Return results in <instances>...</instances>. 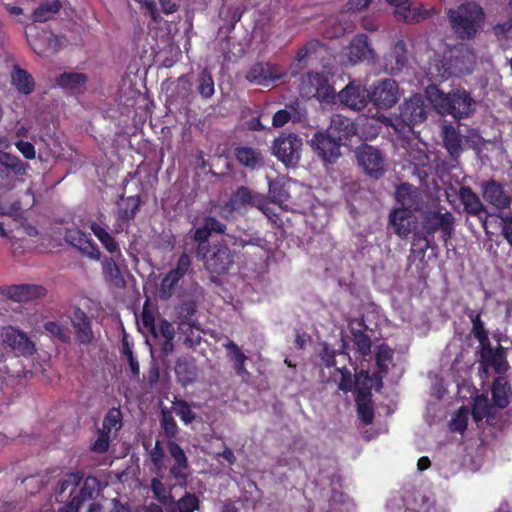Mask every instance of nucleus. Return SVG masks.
<instances>
[{
  "mask_svg": "<svg viewBox=\"0 0 512 512\" xmlns=\"http://www.w3.org/2000/svg\"><path fill=\"white\" fill-rule=\"evenodd\" d=\"M160 426L167 440H174L177 437L179 427L172 413L167 409H162L161 411Z\"/></svg>",
  "mask_w": 512,
  "mask_h": 512,
  "instance_id": "obj_49",
  "label": "nucleus"
},
{
  "mask_svg": "<svg viewBox=\"0 0 512 512\" xmlns=\"http://www.w3.org/2000/svg\"><path fill=\"white\" fill-rule=\"evenodd\" d=\"M82 480L83 474L80 471L67 474L58 484L56 499L59 500V497H61L69 487H71V490H75L81 484Z\"/></svg>",
  "mask_w": 512,
  "mask_h": 512,
  "instance_id": "obj_52",
  "label": "nucleus"
},
{
  "mask_svg": "<svg viewBox=\"0 0 512 512\" xmlns=\"http://www.w3.org/2000/svg\"><path fill=\"white\" fill-rule=\"evenodd\" d=\"M28 43L31 49L40 56H46L58 51L61 41L52 32L45 30L38 31L35 35L28 36Z\"/></svg>",
  "mask_w": 512,
  "mask_h": 512,
  "instance_id": "obj_22",
  "label": "nucleus"
},
{
  "mask_svg": "<svg viewBox=\"0 0 512 512\" xmlns=\"http://www.w3.org/2000/svg\"><path fill=\"white\" fill-rule=\"evenodd\" d=\"M3 343L10 347L16 354L22 356H31L36 352L35 344L29 339L23 331L9 326L4 329Z\"/></svg>",
  "mask_w": 512,
  "mask_h": 512,
  "instance_id": "obj_16",
  "label": "nucleus"
},
{
  "mask_svg": "<svg viewBox=\"0 0 512 512\" xmlns=\"http://www.w3.org/2000/svg\"><path fill=\"white\" fill-rule=\"evenodd\" d=\"M122 426V414L119 408H111L105 415L102 423V430L107 432L112 431L113 428L119 430Z\"/></svg>",
  "mask_w": 512,
  "mask_h": 512,
  "instance_id": "obj_54",
  "label": "nucleus"
},
{
  "mask_svg": "<svg viewBox=\"0 0 512 512\" xmlns=\"http://www.w3.org/2000/svg\"><path fill=\"white\" fill-rule=\"evenodd\" d=\"M327 131L344 145L356 133V128L349 118L336 115Z\"/></svg>",
  "mask_w": 512,
  "mask_h": 512,
  "instance_id": "obj_35",
  "label": "nucleus"
},
{
  "mask_svg": "<svg viewBox=\"0 0 512 512\" xmlns=\"http://www.w3.org/2000/svg\"><path fill=\"white\" fill-rule=\"evenodd\" d=\"M326 52V45L319 40L311 39L307 41L296 53L294 62L290 67L291 75L296 76L307 66L323 59Z\"/></svg>",
  "mask_w": 512,
  "mask_h": 512,
  "instance_id": "obj_9",
  "label": "nucleus"
},
{
  "mask_svg": "<svg viewBox=\"0 0 512 512\" xmlns=\"http://www.w3.org/2000/svg\"><path fill=\"white\" fill-rule=\"evenodd\" d=\"M190 267V257L186 253L181 254L176 267L171 269L161 280L159 289L161 299L167 300L174 295L180 280L188 273Z\"/></svg>",
  "mask_w": 512,
  "mask_h": 512,
  "instance_id": "obj_11",
  "label": "nucleus"
},
{
  "mask_svg": "<svg viewBox=\"0 0 512 512\" xmlns=\"http://www.w3.org/2000/svg\"><path fill=\"white\" fill-rule=\"evenodd\" d=\"M45 331L54 339L61 343L71 341V332L67 326L58 321H47L44 323Z\"/></svg>",
  "mask_w": 512,
  "mask_h": 512,
  "instance_id": "obj_48",
  "label": "nucleus"
},
{
  "mask_svg": "<svg viewBox=\"0 0 512 512\" xmlns=\"http://www.w3.org/2000/svg\"><path fill=\"white\" fill-rule=\"evenodd\" d=\"M493 410V405L490 404L487 397L482 394L475 398L471 413L474 421L480 422L484 418L488 419L493 416Z\"/></svg>",
  "mask_w": 512,
  "mask_h": 512,
  "instance_id": "obj_44",
  "label": "nucleus"
},
{
  "mask_svg": "<svg viewBox=\"0 0 512 512\" xmlns=\"http://www.w3.org/2000/svg\"><path fill=\"white\" fill-rule=\"evenodd\" d=\"M11 85L21 94L30 95L35 90V79L26 70L21 68L18 64L12 66L10 72Z\"/></svg>",
  "mask_w": 512,
  "mask_h": 512,
  "instance_id": "obj_31",
  "label": "nucleus"
},
{
  "mask_svg": "<svg viewBox=\"0 0 512 512\" xmlns=\"http://www.w3.org/2000/svg\"><path fill=\"white\" fill-rule=\"evenodd\" d=\"M87 81V75L78 72H64L56 78V83L59 87L71 92L81 90Z\"/></svg>",
  "mask_w": 512,
  "mask_h": 512,
  "instance_id": "obj_38",
  "label": "nucleus"
},
{
  "mask_svg": "<svg viewBox=\"0 0 512 512\" xmlns=\"http://www.w3.org/2000/svg\"><path fill=\"white\" fill-rule=\"evenodd\" d=\"M45 287L36 284L11 285L6 288V296L16 302H28L46 295Z\"/></svg>",
  "mask_w": 512,
  "mask_h": 512,
  "instance_id": "obj_25",
  "label": "nucleus"
},
{
  "mask_svg": "<svg viewBox=\"0 0 512 512\" xmlns=\"http://www.w3.org/2000/svg\"><path fill=\"white\" fill-rule=\"evenodd\" d=\"M370 381L368 374L365 377V385L360 387L358 378L356 379V397L355 403L357 406V413L359 419L365 424L370 425L374 420V408L371 400L370 387L367 386V382Z\"/></svg>",
  "mask_w": 512,
  "mask_h": 512,
  "instance_id": "obj_19",
  "label": "nucleus"
},
{
  "mask_svg": "<svg viewBox=\"0 0 512 512\" xmlns=\"http://www.w3.org/2000/svg\"><path fill=\"white\" fill-rule=\"evenodd\" d=\"M480 364L484 370L491 368L499 375L505 373L509 368L503 348L500 347L494 351L491 343L481 347Z\"/></svg>",
  "mask_w": 512,
  "mask_h": 512,
  "instance_id": "obj_21",
  "label": "nucleus"
},
{
  "mask_svg": "<svg viewBox=\"0 0 512 512\" xmlns=\"http://www.w3.org/2000/svg\"><path fill=\"white\" fill-rule=\"evenodd\" d=\"M197 82V91L200 94V96L205 99L211 98L215 92L214 80L207 68H204L201 71V73L198 76Z\"/></svg>",
  "mask_w": 512,
  "mask_h": 512,
  "instance_id": "obj_51",
  "label": "nucleus"
},
{
  "mask_svg": "<svg viewBox=\"0 0 512 512\" xmlns=\"http://www.w3.org/2000/svg\"><path fill=\"white\" fill-rule=\"evenodd\" d=\"M358 325L361 329L351 330L352 340L359 354L367 356L371 352V339L364 331L367 326L363 319L358 322Z\"/></svg>",
  "mask_w": 512,
  "mask_h": 512,
  "instance_id": "obj_41",
  "label": "nucleus"
},
{
  "mask_svg": "<svg viewBox=\"0 0 512 512\" xmlns=\"http://www.w3.org/2000/svg\"><path fill=\"white\" fill-rule=\"evenodd\" d=\"M179 330L185 335L183 344L188 348H196L201 344L200 329L187 321H180Z\"/></svg>",
  "mask_w": 512,
  "mask_h": 512,
  "instance_id": "obj_43",
  "label": "nucleus"
},
{
  "mask_svg": "<svg viewBox=\"0 0 512 512\" xmlns=\"http://www.w3.org/2000/svg\"><path fill=\"white\" fill-rule=\"evenodd\" d=\"M453 230L454 216L451 212L432 209L424 211L421 228L413 235L412 252L423 257L429 248H433L437 232L440 233V239L447 242L452 237Z\"/></svg>",
  "mask_w": 512,
  "mask_h": 512,
  "instance_id": "obj_1",
  "label": "nucleus"
},
{
  "mask_svg": "<svg viewBox=\"0 0 512 512\" xmlns=\"http://www.w3.org/2000/svg\"><path fill=\"white\" fill-rule=\"evenodd\" d=\"M110 446V432L99 430L98 437L92 446V450L97 453H105Z\"/></svg>",
  "mask_w": 512,
  "mask_h": 512,
  "instance_id": "obj_62",
  "label": "nucleus"
},
{
  "mask_svg": "<svg viewBox=\"0 0 512 512\" xmlns=\"http://www.w3.org/2000/svg\"><path fill=\"white\" fill-rule=\"evenodd\" d=\"M500 227L503 238L512 247V213L508 215H499Z\"/></svg>",
  "mask_w": 512,
  "mask_h": 512,
  "instance_id": "obj_64",
  "label": "nucleus"
},
{
  "mask_svg": "<svg viewBox=\"0 0 512 512\" xmlns=\"http://www.w3.org/2000/svg\"><path fill=\"white\" fill-rule=\"evenodd\" d=\"M103 217L104 215L100 214L97 221L91 222L89 228L110 255L122 257L120 245L115 237L108 231V226L102 221Z\"/></svg>",
  "mask_w": 512,
  "mask_h": 512,
  "instance_id": "obj_23",
  "label": "nucleus"
},
{
  "mask_svg": "<svg viewBox=\"0 0 512 512\" xmlns=\"http://www.w3.org/2000/svg\"><path fill=\"white\" fill-rule=\"evenodd\" d=\"M427 98L441 115H450L456 120L469 117L475 111V100L465 89L444 93L436 86L426 90Z\"/></svg>",
  "mask_w": 512,
  "mask_h": 512,
  "instance_id": "obj_2",
  "label": "nucleus"
},
{
  "mask_svg": "<svg viewBox=\"0 0 512 512\" xmlns=\"http://www.w3.org/2000/svg\"><path fill=\"white\" fill-rule=\"evenodd\" d=\"M255 192L246 186H240L233 194L232 201L237 207L251 205Z\"/></svg>",
  "mask_w": 512,
  "mask_h": 512,
  "instance_id": "obj_56",
  "label": "nucleus"
},
{
  "mask_svg": "<svg viewBox=\"0 0 512 512\" xmlns=\"http://www.w3.org/2000/svg\"><path fill=\"white\" fill-rule=\"evenodd\" d=\"M141 205L140 196L134 195L124 199V203L120 205L118 216L123 221H131L135 218Z\"/></svg>",
  "mask_w": 512,
  "mask_h": 512,
  "instance_id": "obj_46",
  "label": "nucleus"
},
{
  "mask_svg": "<svg viewBox=\"0 0 512 512\" xmlns=\"http://www.w3.org/2000/svg\"><path fill=\"white\" fill-rule=\"evenodd\" d=\"M165 453L159 440H156L154 448L150 451L151 462L156 472H160L163 468Z\"/></svg>",
  "mask_w": 512,
  "mask_h": 512,
  "instance_id": "obj_60",
  "label": "nucleus"
},
{
  "mask_svg": "<svg viewBox=\"0 0 512 512\" xmlns=\"http://www.w3.org/2000/svg\"><path fill=\"white\" fill-rule=\"evenodd\" d=\"M307 80L310 85V93L321 101L334 98L335 90L329 84L328 77L322 72H308Z\"/></svg>",
  "mask_w": 512,
  "mask_h": 512,
  "instance_id": "obj_26",
  "label": "nucleus"
},
{
  "mask_svg": "<svg viewBox=\"0 0 512 512\" xmlns=\"http://www.w3.org/2000/svg\"><path fill=\"white\" fill-rule=\"evenodd\" d=\"M151 490L154 497L163 505H167L172 500V496L167 493L164 484L159 478L151 480Z\"/></svg>",
  "mask_w": 512,
  "mask_h": 512,
  "instance_id": "obj_58",
  "label": "nucleus"
},
{
  "mask_svg": "<svg viewBox=\"0 0 512 512\" xmlns=\"http://www.w3.org/2000/svg\"><path fill=\"white\" fill-rule=\"evenodd\" d=\"M416 218L410 210L394 208L389 214V226L401 239H406L415 228Z\"/></svg>",
  "mask_w": 512,
  "mask_h": 512,
  "instance_id": "obj_20",
  "label": "nucleus"
},
{
  "mask_svg": "<svg viewBox=\"0 0 512 512\" xmlns=\"http://www.w3.org/2000/svg\"><path fill=\"white\" fill-rule=\"evenodd\" d=\"M344 28L340 24H335V20L330 18L324 23L322 34L328 39L337 38L342 35Z\"/></svg>",
  "mask_w": 512,
  "mask_h": 512,
  "instance_id": "obj_61",
  "label": "nucleus"
},
{
  "mask_svg": "<svg viewBox=\"0 0 512 512\" xmlns=\"http://www.w3.org/2000/svg\"><path fill=\"white\" fill-rule=\"evenodd\" d=\"M407 62L406 44L403 40H397L384 57V69L387 73L395 75L403 70Z\"/></svg>",
  "mask_w": 512,
  "mask_h": 512,
  "instance_id": "obj_24",
  "label": "nucleus"
},
{
  "mask_svg": "<svg viewBox=\"0 0 512 512\" xmlns=\"http://www.w3.org/2000/svg\"><path fill=\"white\" fill-rule=\"evenodd\" d=\"M197 312L196 302L193 300H185L179 305L178 313L181 321L194 323V316Z\"/></svg>",
  "mask_w": 512,
  "mask_h": 512,
  "instance_id": "obj_59",
  "label": "nucleus"
},
{
  "mask_svg": "<svg viewBox=\"0 0 512 512\" xmlns=\"http://www.w3.org/2000/svg\"><path fill=\"white\" fill-rule=\"evenodd\" d=\"M338 99L345 107L361 111L370 103L369 90L360 83L351 81L338 93Z\"/></svg>",
  "mask_w": 512,
  "mask_h": 512,
  "instance_id": "obj_14",
  "label": "nucleus"
},
{
  "mask_svg": "<svg viewBox=\"0 0 512 512\" xmlns=\"http://www.w3.org/2000/svg\"><path fill=\"white\" fill-rule=\"evenodd\" d=\"M286 76L281 66L270 62L258 61L251 65L246 72L245 78L250 83L269 86L277 80Z\"/></svg>",
  "mask_w": 512,
  "mask_h": 512,
  "instance_id": "obj_10",
  "label": "nucleus"
},
{
  "mask_svg": "<svg viewBox=\"0 0 512 512\" xmlns=\"http://www.w3.org/2000/svg\"><path fill=\"white\" fill-rule=\"evenodd\" d=\"M269 197L272 203L282 205L289 200V193L281 182H269Z\"/></svg>",
  "mask_w": 512,
  "mask_h": 512,
  "instance_id": "obj_53",
  "label": "nucleus"
},
{
  "mask_svg": "<svg viewBox=\"0 0 512 512\" xmlns=\"http://www.w3.org/2000/svg\"><path fill=\"white\" fill-rule=\"evenodd\" d=\"M355 155L358 165L370 178L378 180L386 173V158L378 148L362 144L357 147Z\"/></svg>",
  "mask_w": 512,
  "mask_h": 512,
  "instance_id": "obj_8",
  "label": "nucleus"
},
{
  "mask_svg": "<svg viewBox=\"0 0 512 512\" xmlns=\"http://www.w3.org/2000/svg\"><path fill=\"white\" fill-rule=\"evenodd\" d=\"M303 142L294 133H281L272 145L273 154L286 167H295L301 158Z\"/></svg>",
  "mask_w": 512,
  "mask_h": 512,
  "instance_id": "obj_6",
  "label": "nucleus"
},
{
  "mask_svg": "<svg viewBox=\"0 0 512 512\" xmlns=\"http://www.w3.org/2000/svg\"><path fill=\"white\" fill-rule=\"evenodd\" d=\"M310 145L314 152L325 162L335 163L340 157V147L343 145L335 136L328 131L317 132L310 141Z\"/></svg>",
  "mask_w": 512,
  "mask_h": 512,
  "instance_id": "obj_13",
  "label": "nucleus"
},
{
  "mask_svg": "<svg viewBox=\"0 0 512 512\" xmlns=\"http://www.w3.org/2000/svg\"><path fill=\"white\" fill-rule=\"evenodd\" d=\"M98 484L99 481L96 477L89 476L84 480L80 489L70 490V497L81 507L85 501L93 498Z\"/></svg>",
  "mask_w": 512,
  "mask_h": 512,
  "instance_id": "obj_39",
  "label": "nucleus"
},
{
  "mask_svg": "<svg viewBox=\"0 0 512 512\" xmlns=\"http://www.w3.org/2000/svg\"><path fill=\"white\" fill-rule=\"evenodd\" d=\"M444 147L452 160H457L463 152V139L460 133L451 125L443 127Z\"/></svg>",
  "mask_w": 512,
  "mask_h": 512,
  "instance_id": "obj_36",
  "label": "nucleus"
},
{
  "mask_svg": "<svg viewBox=\"0 0 512 512\" xmlns=\"http://www.w3.org/2000/svg\"><path fill=\"white\" fill-rule=\"evenodd\" d=\"M62 7L59 0L42 2L32 13L33 22L43 23L53 17L54 14L60 11Z\"/></svg>",
  "mask_w": 512,
  "mask_h": 512,
  "instance_id": "obj_40",
  "label": "nucleus"
},
{
  "mask_svg": "<svg viewBox=\"0 0 512 512\" xmlns=\"http://www.w3.org/2000/svg\"><path fill=\"white\" fill-rule=\"evenodd\" d=\"M481 192L483 199L498 210L507 209L511 205V197L503 184L494 179L482 182Z\"/></svg>",
  "mask_w": 512,
  "mask_h": 512,
  "instance_id": "obj_17",
  "label": "nucleus"
},
{
  "mask_svg": "<svg viewBox=\"0 0 512 512\" xmlns=\"http://www.w3.org/2000/svg\"><path fill=\"white\" fill-rule=\"evenodd\" d=\"M74 329L75 339L79 345H90L95 336L92 329V319L79 307H75L68 315Z\"/></svg>",
  "mask_w": 512,
  "mask_h": 512,
  "instance_id": "obj_15",
  "label": "nucleus"
},
{
  "mask_svg": "<svg viewBox=\"0 0 512 512\" xmlns=\"http://www.w3.org/2000/svg\"><path fill=\"white\" fill-rule=\"evenodd\" d=\"M199 499L191 492L185 494L175 503V508L168 509V512H195L199 509Z\"/></svg>",
  "mask_w": 512,
  "mask_h": 512,
  "instance_id": "obj_50",
  "label": "nucleus"
},
{
  "mask_svg": "<svg viewBox=\"0 0 512 512\" xmlns=\"http://www.w3.org/2000/svg\"><path fill=\"white\" fill-rule=\"evenodd\" d=\"M425 101L422 95L414 94L399 106V113L395 115L393 126L401 132H411L416 124L426 119Z\"/></svg>",
  "mask_w": 512,
  "mask_h": 512,
  "instance_id": "obj_4",
  "label": "nucleus"
},
{
  "mask_svg": "<svg viewBox=\"0 0 512 512\" xmlns=\"http://www.w3.org/2000/svg\"><path fill=\"white\" fill-rule=\"evenodd\" d=\"M244 11V6L228 5L220 10L219 15L220 18L228 24V30L232 31L236 24L241 20Z\"/></svg>",
  "mask_w": 512,
  "mask_h": 512,
  "instance_id": "obj_47",
  "label": "nucleus"
},
{
  "mask_svg": "<svg viewBox=\"0 0 512 512\" xmlns=\"http://www.w3.org/2000/svg\"><path fill=\"white\" fill-rule=\"evenodd\" d=\"M28 166L29 165L24 163L19 157L4 153L0 156V178L2 180H11L16 177L24 176Z\"/></svg>",
  "mask_w": 512,
  "mask_h": 512,
  "instance_id": "obj_27",
  "label": "nucleus"
},
{
  "mask_svg": "<svg viewBox=\"0 0 512 512\" xmlns=\"http://www.w3.org/2000/svg\"><path fill=\"white\" fill-rule=\"evenodd\" d=\"M176 405H177V407H176L177 414L179 415L180 419L185 424L192 423L195 420V414L191 410V407L189 406V404L186 401H184V400L177 401Z\"/></svg>",
  "mask_w": 512,
  "mask_h": 512,
  "instance_id": "obj_63",
  "label": "nucleus"
},
{
  "mask_svg": "<svg viewBox=\"0 0 512 512\" xmlns=\"http://www.w3.org/2000/svg\"><path fill=\"white\" fill-rule=\"evenodd\" d=\"M468 426V411L461 407L450 422V429L453 432L463 433Z\"/></svg>",
  "mask_w": 512,
  "mask_h": 512,
  "instance_id": "obj_57",
  "label": "nucleus"
},
{
  "mask_svg": "<svg viewBox=\"0 0 512 512\" xmlns=\"http://www.w3.org/2000/svg\"><path fill=\"white\" fill-rule=\"evenodd\" d=\"M64 240L88 259L93 261L101 260V251L97 244L87 233L79 228L73 227L66 229Z\"/></svg>",
  "mask_w": 512,
  "mask_h": 512,
  "instance_id": "obj_12",
  "label": "nucleus"
},
{
  "mask_svg": "<svg viewBox=\"0 0 512 512\" xmlns=\"http://www.w3.org/2000/svg\"><path fill=\"white\" fill-rule=\"evenodd\" d=\"M223 348L226 351V357L232 363L236 375L242 379L249 377L250 374L245 366L248 357L242 351L241 347L238 346L233 340L228 339L223 344Z\"/></svg>",
  "mask_w": 512,
  "mask_h": 512,
  "instance_id": "obj_29",
  "label": "nucleus"
},
{
  "mask_svg": "<svg viewBox=\"0 0 512 512\" xmlns=\"http://www.w3.org/2000/svg\"><path fill=\"white\" fill-rule=\"evenodd\" d=\"M396 201L401 205L398 209L410 210V213L420 212L423 208L422 193L409 183H401L396 188Z\"/></svg>",
  "mask_w": 512,
  "mask_h": 512,
  "instance_id": "obj_18",
  "label": "nucleus"
},
{
  "mask_svg": "<svg viewBox=\"0 0 512 512\" xmlns=\"http://www.w3.org/2000/svg\"><path fill=\"white\" fill-rule=\"evenodd\" d=\"M458 195L465 212L482 219L481 215L486 214V207L473 189L470 186H461Z\"/></svg>",
  "mask_w": 512,
  "mask_h": 512,
  "instance_id": "obj_33",
  "label": "nucleus"
},
{
  "mask_svg": "<svg viewBox=\"0 0 512 512\" xmlns=\"http://www.w3.org/2000/svg\"><path fill=\"white\" fill-rule=\"evenodd\" d=\"M236 160L250 170H257L264 165V157L259 149L248 146H237L234 148Z\"/></svg>",
  "mask_w": 512,
  "mask_h": 512,
  "instance_id": "obj_34",
  "label": "nucleus"
},
{
  "mask_svg": "<svg viewBox=\"0 0 512 512\" xmlns=\"http://www.w3.org/2000/svg\"><path fill=\"white\" fill-rule=\"evenodd\" d=\"M447 16L453 32L461 40L474 39L485 21L483 8L475 2H465L451 8Z\"/></svg>",
  "mask_w": 512,
  "mask_h": 512,
  "instance_id": "obj_3",
  "label": "nucleus"
},
{
  "mask_svg": "<svg viewBox=\"0 0 512 512\" xmlns=\"http://www.w3.org/2000/svg\"><path fill=\"white\" fill-rule=\"evenodd\" d=\"M175 372L183 384L192 383L197 377V370L194 363L186 358L177 360Z\"/></svg>",
  "mask_w": 512,
  "mask_h": 512,
  "instance_id": "obj_42",
  "label": "nucleus"
},
{
  "mask_svg": "<svg viewBox=\"0 0 512 512\" xmlns=\"http://www.w3.org/2000/svg\"><path fill=\"white\" fill-rule=\"evenodd\" d=\"M167 448L170 456L174 460V465L170 468V473L175 479H187V475L183 470L189 466L188 458L181 448V446L175 442V440H167Z\"/></svg>",
  "mask_w": 512,
  "mask_h": 512,
  "instance_id": "obj_32",
  "label": "nucleus"
},
{
  "mask_svg": "<svg viewBox=\"0 0 512 512\" xmlns=\"http://www.w3.org/2000/svg\"><path fill=\"white\" fill-rule=\"evenodd\" d=\"M491 393L495 406L504 409L510 404L511 386L505 377L498 376L494 379Z\"/></svg>",
  "mask_w": 512,
  "mask_h": 512,
  "instance_id": "obj_37",
  "label": "nucleus"
},
{
  "mask_svg": "<svg viewBox=\"0 0 512 512\" xmlns=\"http://www.w3.org/2000/svg\"><path fill=\"white\" fill-rule=\"evenodd\" d=\"M210 236L211 234L204 224L194 230L192 239L198 244L196 251L197 256H200L201 253H204V251H206V249L210 246L208 243Z\"/></svg>",
  "mask_w": 512,
  "mask_h": 512,
  "instance_id": "obj_55",
  "label": "nucleus"
},
{
  "mask_svg": "<svg viewBox=\"0 0 512 512\" xmlns=\"http://www.w3.org/2000/svg\"><path fill=\"white\" fill-rule=\"evenodd\" d=\"M197 257L203 260L206 270L217 275L225 274L234 264V253L223 242L213 243Z\"/></svg>",
  "mask_w": 512,
  "mask_h": 512,
  "instance_id": "obj_5",
  "label": "nucleus"
},
{
  "mask_svg": "<svg viewBox=\"0 0 512 512\" xmlns=\"http://www.w3.org/2000/svg\"><path fill=\"white\" fill-rule=\"evenodd\" d=\"M369 95L370 103L378 110H388L400 99L399 85L392 78H382L372 83Z\"/></svg>",
  "mask_w": 512,
  "mask_h": 512,
  "instance_id": "obj_7",
  "label": "nucleus"
},
{
  "mask_svg": "<svg viewBox=\"0 0 512 512\" xmlns=\"http://www.w3.org/2000/svg\"><path fill=\"white\" fill-rule=\"evenodd\" d=\"M374 51L368 43L365 34H357L348 46V58L352 63H358L373 58Z\"/></svg>",
  "mask_w": 512,
  "mask_h": 512,
  "instance_id": "obj_30",
  "label": "nucleus"
},
{
  "mask_svg": "<svg viewBox=\"0 0 512 512\" xmlns=\"http://www.w3.org/2000/svg\"><path fill=\"white\" fill-rule=\"evenodd\" d=\"M117 256H105L101 261V270L105 282L115 288L121 289L126 285V281L121 273Z\"/></svg>",
  "mask_w": 512,
  "mask_h": 512,
  "instance_id": "obj_28",
  "label": "nucleus"
},
{
  "mask_svg": "<svg viewBox=\"0 0 512 512\" xmlns=\"http://www.w3.org/2000/svg\"><path fill=\"white\" fill-rule=\"evenodd\" d=\"M468 317L472 323V333L474 337L479 341L480 348L490 344L488 332L485 329L484 323L481 319V313L476 311H470Z\"/></svg>",
  "mask_w": 512,
  "mask_h": 512,
  "instance_id": "obj_45",
  "label": "nucleus"
}]
</instances>
